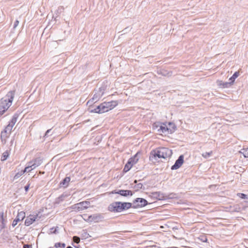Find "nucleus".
Returning <instances> with one entry per match:
<instances>
[{
	"mask_svg": "<svg viewBox=\"0 0 248 248\" xmlns=\"http://www.w3.org/2000/svg\"><path fill=\"white\" fill-rule=\"evenodd\" d=\"M153 127L159 134L168 135L172 134L176 130L175 124L171 122L154 124Z\"/></svg>",
	"mask_w": 248,
	"mask_h": 248,
	"instance_id": "obj_1",
	"label": "nucleus"
},
{
	"mask_svg": "<svg viewBox=\"0 0 248 248\" xmlns=\"http://www.w3.org/2000/svg\"><path fill=\"white\" fill-rule=\"evenodd\" d=\"M15 93L11 91L0 100V117L12 105Z\"/></svg>",
	"mask_w": 248,
	"mask_h": 248,
	"instance_id": "obj_2",
	"label": "nucleus"
},
{
	"mask_svg": "<svg viewBox=\"0 0 248 248\" xmlns=\"http://www.w3.org/2000/svg\"><path fill=\"white\" fill-rule=\"evenodd\" d=\"M118 104V103L116 101H112L108 102H105L93 109L90 108L89 110L90 112L103 113L112 109L117 106Z\"/></svg>",
	"mask_w": 248,
	"mask_h": 248,
	"instance_id": "obj_3",
	"label": "nucleus"
},
{
	"mask_svg": "<svg viewBox=\"0 0 248 248\" xmlns=\"http://www.w3.org/2000/svg\"><path fill=\"white\" fill-rule=\"evenodd\" d=\"M172 151L171 150L167 148H160L157 150L152 152V156L150 157L151 159H155L156 157L158 158L167 159L170 158L172 155Z\"/></svg>",
	"mask_w": 248,
	"mask_h": 248,
	"instance_id": "obj_4",
	"label": "nucleus"
},
{
	"mask_svg": "<svg viewBox=\"0 0 248 248\" xmlns=\"http://www.w3.org/2000/svg\"><path fill=\"white\" fill-rule=\"evenodd\" d=\"M90 203L89 202L85 201L75 204L71 208L76 211H80L87 209L90 207Z\"/></svg>",
	"mask_w": 248,
	"mask_h": 248,
	"instance_id": "obj_5",
	"label": "nucleus"
},
{
	"mask_svg": "<svg viewBox=\"0 0 248 248\" xmlns=\"http://www.w3.org/2000/svg\"><path fill=\"white\" fill-rule=\"evenodd\" d=\"M83 218L85 221L88 222H98L101 221L103 219V217L99 214H94L89 216L87 218Z\"/></svg>",
	"mask_w": 248,
	"mask_h": 248,
	"instance_id": "obj_6",
	"label": "nucleus"
},
{
	"mask_svg": "<svg viewBox=\"0 0 248 248\" xmlns=\"http://www.w3.org/2000/svg\"><path fill=\"white\" fill-rule=\"evenodd\" d=\"M109 210L113 212H121L122 206L121 202H115L111 204L108 207Z\"/></svg>",
	"mask_w": 248,
	"mask_h": 248,
	"instance_id": "obj_7",
	"label": "nucleus"
},
{
	"mask_svg": "<svg viewBox=\"0 0 248 248\" xmlns=\"http://www.w3.org/2000/svg\"><path fill=\"white\" fill-rule=\"evenodd\" d=\"M25 217V213L23 211H21L18 213L16 219L13 221L12 226L15 227L19 221L22 220Z\"/></svg>",
	"mask_w": 248,
	"mask_h": 248,
	"instance_id": "obj_8",
	"label": "nucleus"
},
{
	"mask_svg": "<svg viewBox=\"0 0 248 248\" xmlns=\"http://www.w3.org/2000/svg\"><path fill=\"white\" fill-rule=\"evenodd\" d=\"M12 130L6 127L5 129L1 132V139L2 142H6V139L9 137Z\"/></svg>",
	"mask_w": 248,
	"mask_h": 248,
	"instance_id": "obj_9",
	"label": "nucleus"
},
{
	"mask_svg": "<svg viewBox=\"0 0 248 248\" xmlns=\"http://www.w3.org/2000/svg\"><path fill=\"white\" fill-rule=\"evenodd\" d=\"M147 204V202L142 198H137L134 202V207H139L145 206Z\"/></svg>",
	"mask_w": 248,
	"mask_h": 248,
	"instance_id": "obj_10",
	"label": "nucleus"
},
{
	"mask_svg": "<svg viewBox=\"0 0 248 248\" xmlns=\"http://www.w3.org/2000/svg\"><path fill=\"white\" fill-rule=\"evenodd\" d=\"M37 216V215H31L27 217L25 221V225L28 226L32 224L36 220Z\"/></svg>",
	"mask_w": 248,
	"mask_h": 248,
	"instance_id": "obj_11",
	"label": "nucleus"
},
{
	"mask_svg": "<svg viewBox=\"0 0 248 248\" xmlns=\"http://www.w3.org/2000/svg\"><path fill=\"white\" fill-rule=\"evenodd\" d=\"M184 163V156L180 155L178 159L176 161L174 165L171 167L172 170H177Z\"/></svg>",
	"mask_w": 248,
	"mask_h": 248,
	"instance_id": "obj_12",
	"label": "nucleus"
},
{
	"mask_svg": "<svg viewBox=\"0 0 248 248\" xmlns=\"http://www.w3.org/2000/svg\"><path fill=\"white\" fill-rule=\"evenodd\" d=\"M159 200H164L167 199H172L177 198V196L175 193H170L169 194L164 195L161 194L160 195H159Z\"/></svg>",
	"mask_w": 248,
	"mask_h": 248,
	"instance_id": "obj_13",
	"label": "nucleus"
},
{
	"mask_svg": "<svg viewBox=\"0 0 248 248\" xmlns=\"http://www.w3.org/2000/svg\"><path fill=\"white\" fill-rule=\"evenodd\" d=\"M3 216V213H0V233L3 232L6 225V221L4 219Z\"/></svg>",
	"mask_w": 248,
	"mask_h": 248,
	"instance_id": "obj_14",
	"label": "nucleus"
},
{
	"mask_svg": "<svg viewBox=\"0 0 248 248\" xmlns=\"http://www.w3.org/2000/svg\"><path fill=\"white\" fill-rule=\"evenodd\" d=\"M217 86L222 88H228L232 85V83L223 82L222 80H217Z\"/></svg>",
	"mask_w": 248,
	"mask_h": 248,
	"instance_id": "obj_15",
	"label": "nucleus"
},
{
	"mask_svg": "<svg viewBox=\"0 0 248 248\" xmlns=\"http://www.w3.org/2000/svg\"><path fill=\"white\" fill-rule=\"evenodd\" d=\"M114 193L119 194L123 196H127L128 195H132V193L130 190H120L118 192H115Z\"/></svg>",
	"mask_w": 248,
	"mask_h": 248,
	"instance_id": "obj_16",
	"label": "nucleus"
},
{
	"mask_svg": "<svg viewBox=\"0 0 248 248\" xmlns=\"http://www.w3.org/2000/svg\"><path fill=\"white\" fill-rule=\"evenodd\" d=\"M17 117L16 115H14L6 127L12 130L16 122H17Z\"/></svg>",
	"mask_w": 248,
	"mask_h": 248,
	"instance_id": "obj_17",
	"label": "nucleus"
},
{
	"mask_svg": "<svg viewBox=\"0 0 248 248\" xmlns=\"http://www.w3.org/2000/svg\"><path fill=\"white\" fill-rule=\"evenodd\" d=\"M139 159V153H137L134 157L130 158L128 161L130 162V163L134 165L136 164Z\"/></svg>",
	"mask_w": 248,
	"mask_h": 248,
	"instance_id": "obj_18",
	"label": "nucleus"
},
{
	"mask_svg": "<svg viewBox=\"0 0 248 248\" xmlns=\"http://www.w3.org/2000/svg\"><path fill=\"white\" fill-rule=\"evenodd\" d=\"M24 174V172L23 170H21L20 171H18L15 174V176L13 177V181H16L19 179L22 175Z\"/></svg>",
	"mask_w": 248,
	"mask_h": 248,
	"instance_id": "obj_19",
	"label": "nucleus"
},
{
	"mask_svg": "<svg viewBox=\"0 0 248 248\" xmlns=\"http://www.w3.org/2000/svg\"><path fill=\"white\" fill-rule=\"evenodd\" d=\"M103 94V93L101 91V90H100L98 91L97 93L94 94L93 99L95 101H97L102 97Z\"/></svg>",
	"mask_w": 248,
	"mask_h": 248,
	"instance_id": "obj_20",
	"label": "nucleus"
},
{
	"mask_svg": "<svg viewBox=\"0 0 248 248\" xmlns=\"http://www.w3.org/2000/svg\"><path fill=\"white\" fill-rule=\"evenodd\" d=\"M70 181V178L69 177H67L64 178L62 182L60 183L61 185H62L64 187L68 186V183Z\"/></svg>",
	"mask_w": 248,
	"mask_h": 248,
	"instance_id": "obj_21",
	"label": "nucleus"
},
{
	"mask_svg": "<svg viewBox=\"0 0 248 248\" xmlns=\"http://www.w3.org/2000/svg\"><path fill=\"white\" fill-rule=\"evenodd\" d=\"M132 206V204L130 202H122V211L123 210L130 208Z\"/></svg>",
	"mask_w": 248,
	"mask_h": 248,
	"instance_id": "obj_22",
	"label": "nucleus"
},
{
	"mask_svg": "<svg viewBox=\"0 0 248 248\" xmlns=\"http://www.w3.org/2000/svg\"><path fill=\"white\" fill-rule=\"evenodd\" d=\"M238 76H239V73L237 72H236L234 73V74L232 75V76L230 78V79H229V80L230 81V82L232 83V85L235 79L238 77Z\"/></svg>",
	"mask_w": 248,
	"mask_h": 248,
	"instance_id": "obj_23",
	"label": "nucleus"
},
{
	"mask_svg": "<svg viewBox=\"0 0 248 248\" xmlns=\"http://www.w3.org/2000/svg\"><path fill=\"white\" fill-rule=\"evenodd\" d=\"M9 156V153L8 151H5L1 157V160L4 161L6 160L8 156Z\"/></svg>",
	"mask_w": 248,
	"mask_h": 248,
	"instance_id": "obj_24",
	"label": "nucleus"
},
{
	"mask_svg": "<svg viewBox=\"0 0 248 248\" xmlns=\"http://www.w3.org/2000/svg\"><path fill=\"white\" fill-rule=\"evenodd\" d=\"M132 164L130 163V162L128 161L126 164L125 165L124 168V171L125 172H127L129 171L131 167H132Z\"/></svg>",
	"mask_w": 248,
	"mask_h": 248,
	"instance_id": "obj_25",
	"label": "nucleus"
},
{
	"mask_svg": "<svg viewBox=\"0 0 248 248\" xmlns=\"http://www.w3.org/2000/svg\"><path fill=\"white\" fill-rule=\"evenodd\" d=\"M32 162H33L34 163H35L37 167L40 166L42 163V159L40 158H36L32 160H31Z\"/></svg>",
	"mask_w": 248,
	"mask_h": 248,
	"instance_id": "obj_26",
	"label": "nucleus"
},
{
	"mask_svg": "<svg viewBox=\"0 0 248 248\" xmlns=\"http://www.w3.org/2000/svg\"><path fill=\"white\" fill-rule=\"evenodd\" d=\"M212 153H213L212 151H210L209 152H205L202 154V156L204 158H207L209 157L210 156H211V155H212Z\"/></svg>",
	"mask_w": 248,
	"mask_h": 248,
	"instance_id": "obj_27",
	"label": "nucleus"
},
{
	"mask_svg": "<svg viewBox=\"0 0 248 248\" xmlns=\"http://www.w3.org/2000/svg\"><path fill=\"white\" fill-rule=\"evenodd\" d=\"M240 153L242 154L245 157H248V148L242 149Z\"/></svg>",
	"mask_w": 248,
	"mask_h": 248,
	"instance_id": "obj_28",
	"label": "nucleus"
},
{
	"mask_svg": "<svg viewBox=\"0 0 248 248\" xmlns=\"http://www.w3.org/2000/svg\"><path fill=\"white\" fill-rule=\"evenodd\" d=\"M28 165L31 168V170H34L37 167V165L31 161L28 163Z\"/></svg>",
	"mask_w": 248,
	"mask_h": 248,
	"instance_id": "obj_29",
	"label": "nucleus"
},
{
	"mask_svg": "<svg viewBox=\"0 0 248 248\" xmlns=\"http://www.w3.org/2000/svg\"><path fill=\"white\" fill-rule=\"evenodd\" d=\"M237 196H239L241 199H247V195L243 193H238Z\"/></svg>",
	"mask_w": 248,
	"mask_h": 248,
	"instance_id": "obj_30",
	"label": "nucleus"
},
{
	"mask_svg": "<svg viewBox=\"0 0 248 248\" xmlns=\"http://www.w3.org/2000/svg\"><path fill=\"white\" fill-rule=\"evenodd\" d=\"M73 239L74 242L77 244H78L80 242V238L78 236H74Z\"/></svg>",
	"mask_w": 248,
	"mask_h": 248,
	"instance_id": "obj_31",
	"label": "nucleus"
},
{
	"mask_svg": "<svg viewBox=\"0 0 248 248\" xmlns=\"http://www.w3.org/2000/svg\"><path fill=\"white\" fill-rule=\"evenodd\" d=\"M32 170H31V168L28 165L23 170L24 173L25 172H31Z\"/></svg>",
	"mask_w": 248,
	"mask_h": 248,
	"instance_id": "obj_32",
	"label": "nucleus"
},
{
	"mask_svg": "<svg viewBox=\"0 0 248 248\" xmlns=\"http://www.w3.org/2000/svg\"><path fill=\"white\" fill-rule=\"evenodd\" d=\"M142 185L141 184H138L137 185L136 187L135 188H136V190H138L140 189H141L142 188Z\"/></svg>",
	"mask_w": 248,
	"mask_h": 248,
	"instance_id": "obj_33",
	"label": "nucleus"
},
{
	"mask_svg": "<svg viewBox=\"0 0 248 248\" xmlns=\"http://www.w3.org/2000/svg\"><path fill=\"white\" fill-rule=\"evenodd\" d=\"M18 24H19V21L18 20H16L14 24V28H16V26H18Z\"/></svg>",
	"mask_w": 248,
	"mask_h": 248,
	"instance_id": "obj_34",
	"label": "nucleus"
},
{
	"mask_svg": "<svg viewBox=\"0 0 248 248\" xmlns=\"http://www.w3.org/2000/svg\"><path fill=\"white\" fill-rule=\"evenodd\" d=\"M24 248H31V246L29 245H25L23 247Z\"/></svg>",
	"mask_w": 248,
	"mask_h": 248,
	"instance_id": "obj_35",
	"label": "nucleus"
},
{
	"mask_svg": "<svg viewBox=\"0 0 248 248\" xmlns=\"http://www.w3.org/2000/svg\"><path fill=\"white\" fill-rule=\"evenodd\" d=\"M50 130H51L50 129H49V130H47L46 131V133H45V137H46V136H47V135H48V134L49 133V132L50 131Z\"/></svg>",
	"mask_w": 248,
	"mask_h": 248,
	"instance_id": "obj_36",
	"label": "nucleus"
},
{
	"mask_svg": "<svg viewBox=\"0 0 248 248\" xmlns=\"http://www.w3.org/2000/svg\"><path fill=\"white\" fill-rule=\"evenodd\" d=\"M163 75L166 76H170L171 75V73H163Z\"/></svg>",
	"mask_w": 248,
	"mask_h": 248,
	"instance_id": "obj_37",
	"label": "nucleus"
},
{
	"mask_svg": "<svg viewBox=\"0 0 248 248\" xmlns=\"http://www.w3.org/2000/svg\"><path fill=\"white\" fill-rule=\"evenodd\" d=\"M29 185H28V186H26L25 187V190L26 191H27L29 189Z\"/></svg>",
	"mask_w": 248,
	"mask_h": 248,
	"instance_id": "obj_38",
	"label": "nucleus"
},
{
	"mask_svg": "<svg viewBox=\"0 0 248 248\" xmlns=\"http://www.w3.org/2000/svg\"><path fill=\"white\" fill-rule=\"evenodd\" d=\"M61 245V243H57L55 244V246L56 247H60Z\"/></svg>",
	"mask_w": 248,
	"mask_h": 248,
	"instance_id": "obj_39",
	"label": "nucleus"
},
{
	"mask_svg": "<svg viewBox=\"0 0 248 248\" xmlns=\"http://www.w3.org/2000/svg\"><path fill=\"white\" fill-rule=\"evenodd\" d=\"M62 247L63 248H64V247H65V244H64V243L62 244Z\"/></svg>",
	"mask_w": 248,
	"mask_h": 248,
	"instance_id": "obj_40",
	"label": "nucleus"
},
{
	"mask_svg": "<svg viewBox=\"0 0 248 248\" xmlns=\"http://www.w3.org/2000/svg\"><path fill=\"white\" fill-rule=\"evenodd\" d=\"M66 248H73L72 247H70V246H68Z\"/></svg>",
	"mask_w": 248,
	"mask_h": 248,
	"instance_id": "obj_41",
	"label": "nucleus"
},
{
	"mask_svg": "<svg viewBox=\"0 0 248 248\" xmlns=\"http://www.w3.org/2000/svg\"><path fill=\"white\" fill-rule=\"evenodd\" d=\"M40 173H43V174H44V172H42L40 171Z\"/></svg>",
	"mask_w": 248,
	"mask_h": 248,
	"instance_id": "obj_42",
	"label": "nucleus"
}]
</instances>
